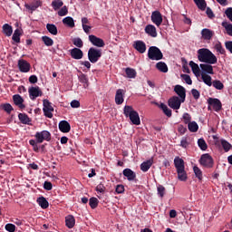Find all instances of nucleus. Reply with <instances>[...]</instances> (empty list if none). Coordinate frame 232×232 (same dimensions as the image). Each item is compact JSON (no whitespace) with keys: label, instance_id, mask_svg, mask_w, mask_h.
<instances>
[{"label":"nucleus","instance_id":"f257e3e1","mask_svg":"<svg viewBox=\"0 0 232 232\" xmlns=\"http://www.w3.org/2000/svg\"><path fill=\"white\" fill-rule=\"evenodd\" d=\"M198 59L200 63L207 64H217V56L209 51V49L202 48L198 50Z\"/></svg>","mask_w":232,"mask_h":232},{"label":"nucleus","instance_id":"f03ea898","mask_svg":"<svg viewBox=\"0 0 232 232\" xmlns=\"http://www.w3.org/2000/svg\"><path fill=\"white\" fill-rule=\"evenodd\" d=\"M123 115L125 117H129L130 122L135 126H140V117L139 116V112L133 110L131 105H125L123 108Z\"/></svg>","mask_w":232,"mask_h":232},{"label":"nucleus","instance_id":"7ed1b4c3","mask_svg":"<svg viewBox=\"0 0 232 232\" xmlns=\"http://www.w3.org/2000/svg\"><path fill=\"white\" fill-rule=\"evenodd\" d=\"M102 57V51L94 47H91L88 51V59L90 63L95 64L99 62V59Z\"/></svg>","mask_w":232,"mask_h":232},{"label":"nucleus","instance_id":"20e7f679","mask_svg":"<svg viewBox=\"0 0 232 232\" xmlns=\"http://www.w3.org/2000/svg\"><path fill=\"white\" fill-rule=\"evenodd\" d=\"M148 57L151 61H160L164 54H162V51L157 46H150L148 51Z\"/></svg>","mask_w":232,"mask_h":232},{"label":"nucleus","instance_id":"39448f33","mask_svg":"<svg viewBox=\"0 0 232 232\" xmlns=\"http://www.w3.org/2000/svg\"><path fill=\"white\" fill-rule=\"evenodd\" d=\"M34 139L37 142L43 144L44 140H46V142H50L52 140V133L48 130H42L37 131L34 134Z\"/></svg>","mask_w":232,"mask_h":232},{"label":"nucleus","instance_id":"423d86ee","mask_svg":"<svg viewBox=\"0 0 232 232\" xmlns=\"http://www.w3.org/2000/svg\"><path fill=\"white\" fill-rule=\"evenodd\" d=\"M199 163L201 164V166H204V168H213V158L208 153L203 154L201 155Z\"/></svg>","mask_w":232,"mask_h":232},{"label":"nucleus","instance_id":"0eeeda50","mask_svg":"<svg viewBox=\"0 0 232 232\" xmlns=\"http://www.w3.org/2000/svg\"><path fill=\"white\" fill-rule=\"evenodd\" d=\"M43 104H44V114L45 117H47L48 119H52V117H53V114L52 113V111H53V108L52 107V102H50V101L48 100H44L43 101Z\"/></svg>","mask_w":232,"mask_h":232},{"label":"nucleus","instance_id":"6e6552de","mask_svg":"<svg viewBox=\"0 0 232 232\" xmlns=\"http://www.w3.org/2000/svg\"><path fill=\"white\" fill-rule=\"evenodd\" d=\"M89 41L92 43V44H93V46H97V48H104V46H106L104 40L93 34L89 35Z\"/></svg>","mask_w":232,"mask_h":232},{"label":"nucleus","instance_id":"1a4fd4ad","mask_svg":"<svg viewBox=\"0 0 232 232\" xmlns=\"http://www.w3.org/2000/svg\"><path fill=\"white\" fill-rule=\"evenodd\" d=\"M208 104L212 106L214 111H220L222 110V102L217 98H208Z\"/></svg>","mask_w":232,"mask_h":232},{"label":"nucleus","instance_id":"9d476101","mask_svg":"<svg viewBox=\"0 0 232 232\" xmlns=\"http://www.w3.org/2000/svg\"><path fill=\"white\" fill-rule=\"evenodd\" d=\"M182 100L179 96H173L169 100V106L172 110H180V105L182 104Z\"/></svg>","mask_w":232,"mask_h":232},{"label":"nucleus","instance_id":"9b49d317","mask_svg":"<svg viewBox=\"0 0 232 232\" xmlns=\"http://www.w3.org/2000/svg\"><path fill=\"white\" fill-rule=\"evenodd\" d=\"M18 68L22 73H28L32 68V65H30V63H28L26 60L20 59L18 60Z\"/></svg>","mask_w":232,"mask_h":232},{"label":"nucleus","instance_id":"f8f14e48","mask_svg":"<svg viewBox=\"0 0 232 232\" xmlns=\"http://www.w3.org/2000/svg\"><path fill=\"white\" fill-rule=\"evenodd\" d=\"M28 92L31 101H35L37 97L43 96V91H41V88H39V86L31 87L29 88Z\"/></svg>","mask_w":232,"mask_h":232},{"label":"nucleus","instance_id":"ddd939ff","mask_svg":"<svg viewBox=\"0 0 232 232\" xmlns=\"http://www.w3.org/2000/svg\"><path fill=\"white\" fill-rule=\"evenodd\" d=\"M70 55L72 59L79 61L84 57V53L80 48L74 47L73 49L70 50Z\"/></svg>","mask_w":232,"mask_h":232},{"label":"nucleus","instance_id":"4468645a","mask_svg":"<svg viewBox=\"0 0 232 232\" xmlns=\"http://www.w3.org/2000/svg\"><path fill=\"white\" fill-rule=\"evenodd\" d=\"M151 21L156 26H160V24H162V14H160V11L152 12Z\"/></svg>","mask_w":232,"mask_h":232},{"label":"nucleus","instance_id":"2eb2a0df","mask_svg":"<svg viewBox=\"0 0 232 232\" xmlns=\"http://www.w3.org/2000/svg\"><path fill=\"white\" fill-rule=\"evenodd\" d=\"M174 92L179 95V97L181 100V102H184L186 101V88H184L182 85H176L174 87Z\"/></svg>","mask_w":232,"mask_h":232},{"label":"nucleus","instance_id":"dca6fc26","mask_svg":"<svg viewBox=\"0 0 232 232\" xmlns=\"http://www.w3.org/2000/svg\"><path fill=\"white\" fill-rule=\"evenodd\" d=\"M125 93H126V91H124V89H118L116 91L115 102L118 106H120L121 104H122V102H124Z\"/></svg>","mask_w":232,"mask_h":232},{"label":"nucleus","instance_id":"f3484780","mask_svg":"<svg viewBox=\"0 0 232 232\" xmlns=\"http://www.w3.org/2000/svg\"><path fill=\"white\" fill-rule=\"evenodd\" d=\"M13 102L15 104V106H18L20 110H24L26 106L24 105L23 102H24V99L19 94L13 95Z\"/></svg>","mask_w":232,"mask_h":232},{"label":"nucleus","instance_id":"a211bd4d","mask_svg":"<svg viewBox=\"0 0 232 232\" xmlns=\"http://www.w3.org/2000/svg\"><path fill=\"white\" fill-rule=\"evenodd\" d=\"M58 128L62 133H70V130H72V126L67 121H60Z\"/></svg>","mask_w":232,"mask_h":232},{"label":"nucleus","instance_id":"6ab92c4d","mask_svg":"<svg viewBox=\"0 0 232 232\" xmlns=\"http://www.w3.org/2000/svg\"><path fill=\"white\" fill-rule=\"evenodd\" d=\"M213 35H215V32L210 29L205 28L201 31V37L204 41H211Z\"/></svg>","mask_w":232,"mask_h":232},{"label":"nucleus","instance_id":"aec40b11","mask_svg":"<svg viewBox=\"0 0 232 232\" xmlns=\"http://www.w3.org/2000/svg\"><path fill=\"white\" fill-rule=\"evenodd\" d=\"M145 34L150 35V37H157V27L153 24H147L145 26Z\"/></svg>","mask_w":232,"mask_h":232},{"label":"nucleus","instance_id":"412c9836","mask_svg":"<svg viewBox=\"0 0 232 232\" xmlns=\"http://www.w3.org/2000/svg\"><path fill=\"white\" fill-rule=\"evenodd\" d=\"M133 48L139 52V53H144L146 52V44L142 41L134 42Z\"/></svg>","mask_w":232,"mask_h":232},{"label":"nucleus","instance_id":"4be33fe9","mask_svg":"<svg viewBox=\"0 0 232 232\" xmlns=\"http://www.w3.org/2000/svg\"><path fill=\"white\" fill-rule=\"evenodd\" d=\"M123 175L130 182L137 179V174L133 170H131V169H123Z\"/></svg>","mask_w":232,"mask_h":232},{"label":"nucleus","instance_id":"5701e85b","mask_svg":"<svg viewBox=\"0 0 232 232\" xmlns=\"http://www.w3.org/2000/svg\"><path fill=\"white\" fill-rule=\"evenodd\" d=\"M151 166H153V158H151L149 160H146V161L142 162L140 164V169H141V171L146 173V171H149V169H150V168H151Z\"/></svg>","mask_w":232,"mask_h":232},{"label":"nucleus","instance_id":"b1692460","mask_svg":"<svg viewBox=\"0 0 232 232\" xmlns=\"http://www.w3.org/2000/svg\"><path fill=\"white\" fill-rule=\"evenodd\" d=\"M174 165L177 171L180 169H186V167L184 166V160L180 159L179 157H176L174 159Z\"/></svg>","mask_w":232,"mask_h":232},{"label":"nucleus","instance_id":"393cba45","mask_svg":"<svg viewBox=\"0 0 232 232\" xmlns=\"http://www.w3.org/2000/svg\"><path fill=\"white\" fill-rule=\"evenodd\" d=\"M199 66L202 72H205V73H209L210 75H213V73H215L213 72V65H211V63H200Z\"/></svg>","mask_w":232,"mask_h":232},{"label":"nucleus","instance_id":"a878e982","mask_svg":"<svg viewBox=\"0 0 232 232\" xmlns=\"http://www.w3.org/2000/svg\"><path fill=\"white\" fill-rule=\"evenodd\" d=\"M37 203L42 208V209H48L50 207V203H48V200L44 197L38 198Z\"/></svg>","mask_w":232,"mask_h":232},{"label":"nucleus","instance_id":"bb28decb","mask_svg":"<svg viewBox=\"0 0 232 232\" xmlns=\"http://www.w3.org/2000/svg\"><path fill=\"white\" fill-rule=\"evenodd\" d=\"M65 226L72 229L75 226V218L72 215H69L65 218Z\"/></svg>","mask_w":232,"mask_h":232},{"label":"nucleus","instance_id":"cd10ccee","mask_svg":"<svg viewBox=\"0 0 232 232\" xmlns=\"http://www.w3.org/2000/svg\"><path fill=\"white\" fill-rule=\"evenodd\" d=\"M189 66L196 77H198L200 75V67H198V64H197L195 62L190 61L189 62Z\"/></svg>","mask_w":232,"mask_h":232},{"label":"nucleus","instance_id":"c85d7f7f","mask_svg":"<svg viewBox=\"0 0 232 232\" xmlns=\"http://www.w3.org/2000/svg\"><path fill=\"white\" fill-rule=\"evenodd\" d=\"M177 173L179 180H181V182H186L188 180V174L186 173V169L177 170Z\"/></svg>","mask_w":232,"mask_h":232},{"label":"nucleus","instance_id":"c756f323","mask_svg":"<svg viewBox=\"0 0 232 232\" xmlns=\"http://www.w3.org/2000/svg\"><path fill=\"white\" fill-rule=\"evenodd\" d=\"M125 73L128 79H135V77H137V71L133 68L127 67L125 69Z\"/></svg>","mask_w":232,"mask_h":232},{"label":"nucleus","instance_id":"7c9ffc66","mask_svg":"<svg viewBox=\"0 0 232 232\" xmlns=\"http://www.w3.org/2000/svg\"><path fill=\"white\" fill-rule=\"evenodd\" d=\"M2 28H3L4 34L7 37H10L12 35V34H14V29L12 28V25H10L8 24H5Z\"/></svg>","mask_w":232,"mask_h":232},{"label":"nucleus","instance_id":"2f4dec72","mask_svg":"<svg viewBox=\"0 0 232 232\" xmlns=\"http://www.w3.org/2000/svg\"><path fill=\"white\" fill-rule=\"evenodd\" d=\"M63 23L69 26V28H75V22L72 16H67L63 19Z\"/></svg>","mask_w":232,"mask_h":232},{"label":"nucleus","instance_id":"473e14b6","mask_svg":"<svg viewBox=\"0 0 232 232\" xmlns=\"http://www.w3.org/2000/svg\"><path fill=\"white\" fill-rule=\"evenodd\" d=\"M18 119L22 122V124H30V122H32V120H30L26 113H19Z\"/></svg>","mask_w":232,"mask_h":232},{"label":"nucleus","instance_id":"72a5a7b5","mask_svg":"<svg viewBox=\"0 0 232 232\" xmlns=\"http://www.w3.org/2000/svg\"><path fill=\"white\" fill-rule=\"evenodd\" d=\"M156 68L157 70H159L160 72H162V73H168V65L166 64V63L164 62H159L156 64Z\"/></svg>","mask_w":232,"mask_h":232},{"label":"nucleus","instance_id":"f704fd0d","mask_svg":"<svg viewBox=\"0 0 232 232\" xmlns=\"http://www.w3.org/2000/svg\"><path fill=\"white\" fill-rule=\"evenodd\" d=\"M188 129L191 133H197V131H198V124L197 121H190L188 123Z\"/></svg>","mask_w":232,"mask_h":232},{"label":"nucleus","instance_id":"c9c22d12","mask_svg":"<svg viewBox=\"0 0 232 232\" xmlns=\"http://www.w3.org/2000/svg\"><path fill=\"white\" fill-rule=\"evenodd\" d=\"M64 3L63 0H53L51 4V6H53V10L57 11L63 8Z\"/></svg>","mask_w":232,"mask_h":232},{"label":"nucleus","instance_id":"e433bc0d","mask_svg":"<svg viewBox=\"0 0 232 232\" xmlns=\"http://www.w3.org/2000/svg\"><path fill=\"white\" fill-rule=\"evenodd\" d=\"M47 31L49 34H52V35H57L58 31H57V26L53 24H46Z\"/></svg>","mask_w":232,"mask_h":232},{"label":"nucleus","instance_id":"4c0bfd02","mask_svg":"<svg viewBox=\"0 0 232 232\" xmlns=\"http://www.w3.org/2000/svg\"><path fill=\"white\" fill-rule=\"evenodd\" d=\"M201 79H202L203 82H205L207 84V86H213V82H211L212 78L208 74L202 73Z\"/></svg>","mask_w":232,"mask_h":232},{"label":"nucleus","instance_id":"58836bf2","mask_svg":"<svg viewBox=\"0 0 232 232\" xmlns=\"http://www.w3.org/2000/svg\"><path fill=\"white\" fill-rule=\"evenodd\" d=\"M195 5L199 8V10H206V6H208V4H206V0H193Z\"/></svg>","mask_w":232,"mask_h":232},{"label":"nucleus","instance_id":"ea45409f","mask_svg":"<svg viewBox=\"0 0 232 232\" xmlns=\"http://www.w3.org/2000/svg\"><path fill=\"white\" fill-rule=\"evenodd\" d=\"M198 146L202 151H206V150H208V143H206V140H204V138L198 140Z\"/></svg>","mask_w":232,"mask_h":232},{"label":"nucleus","instance_id":"a19ab883","mask_svg":"<svg viewBox=\"0 0 232 232\" xmlns=\"http://www.w3.org/2000/svg\"><path fill=\"white\" fill-rule=\"evenodd\" d=\"M221 25L223 26V28H225L227 35L232 37V24H227V22H223Z\"/></svg>","mask_w":232,"mask_h":232},{"label":"nucleus","instance_id":"79ce46f5","mask_svg":"<svg viewBox=\"0 0 232 232\" xmlns=\"http://www.w3.org/2000/svg\"><path fill=\"white\" fill-rule=\"evenodd\" d=\"M29 144L30 146L33 147V151H34L35 153H39V145L40 144L39 142H37V140H29Z\"/></svg>","mask_w":232,"mask_h":232},{"label":"nucleus","instance_id":"37998d69","mask_svg":"<svg viewBox=\"0 0 232 232\" xmlns=\"http://www.w3.org/2000/svg\"><path fill=\"white\" fill-rule=\"evenodd\" d=\"M12 39L14 43H21V30H14Z\"/></svg>","mask_w":232,"mask_h":232},{"label":"nucleus","instance_id":"c03bdc74","mask_svg":"<svg viewBox=\"0 0 232 232\" xmlns=\"http://www.w3.org/2000/svg\"><path fill=\"white\" fill-rule=\"evenodd\" d=\"M2 110H4V111H6L8 113V115H10L12 113V111H14V107H12V104L10 103H4L1 105Z\"/></svg>","mask_w":232,"mask_h":232},{"label":"nucleus","instance_id":"a18cd8bd","mask_svg":"<svg viewBox=\"0 0 232 232\" xmlns=\"http://www.w3.org/2000/svg\"><path fill=\"white\" fill-rule=\"evenodd\" d=\"M42 41L45 44V46H53V40L50 38V36H43Z\"/></svg>","mask_w":232,"mask_h":232},{"label":"nucleus","instance_id":"49530a36","mask_svg":"<svg viewBox=\"0 0 232 232\" xmlns=\"http://www.w3.org/2000/svg\"><path fill=\"white\" fill-rule=\"evenodd\" d=\"M215 50L218 53H221L222 55H224V53H226V49H224V47L222 46V43L218 42L215 46H214Z\"/></svg>","mask_w":232,"mask_h":232},{"label":"nucleus","instance_id":"de8ad7c7","mask_svg":"<svg viewBox=\"0 0 232 232\" xmlns=\"http://www.w3.org/2000/svg\"><path fill=\"white\" fill-rule=\"evenodd\" d=\"M38 6H41V2H39V1H37L35 4L31 5L28 4L25 5V8L27 10H31V12H35L36 9L38 8Z\"/></svg>","mask_w":232,"mask_h":232},{"label":"nucleus","instance_id":"09e8293b","mask_svg":"<svg viewBox=\"0 0 232 232\" xmlns=\"http://www.w3.org/2000/svg\"><path fill=\"white\" fill-rule=\"evenodd\" d=\"M160 108H161L163 113H165L167 115V117H171V115H172L171 109L168 108V105L161 103Z\"/></svg>","mask_w":232,"mask_h":232},{"label":"nucleus","instance_id":"8fccbe9b","mask_svg":"<svg viewBox=\"0 0 232 232\" xmlns=\"http://www.w3.org/2000/svg\"><path fill=\"white\" fill-rule=\"evenodd\" d=\"M158 195L160 198H164V195H166V188L162 185H159L157 187Z\"/></svg>","mask_w":232,"mask_h":232},{"label":"nucleus","instance_id":"3c124183","mask_svg":"<svg viewBox=\"0 0 232 232\" xmlns=\"http://www.w3.org/2000/svg\"><path fill=\"white\" fill-rule=\"evenodd\" d=\"M72 44H74V46H76L77 48H82V46H84V43L80 37L74 38L72 40Z\"/></svg>","mask_w":232,"mask_h":232},{"label":"nucleus","instance_id":"603ef678","mask_svg":"<svg viewBox=\"0 0 232 232\" xmlns=\"http://www.w3.org/2000/svg\"><path fill=\"white\" fill-rule=\"evenodd\" d=\"M89 205L91 206L92 209H95L97 206H99V199H97V198H91L89 199Z\"/></svg>","mask_w":232,"mask_h":232},{"label":"nucleus","instance_id":"864d4df0","mask_svg":"<svg viewBox=\"0 0 232 232\" xmlns=\"http://www.w3.org/2000/svg\"><path fill=\"white\" fill-rule=\"evenodd\" d=\"M212 86L216 88V90H224V83L219 80H215L212 82Z\"/></svg>","mask_w":232,"mask_h":232},{"label":"nucleus","instance_id":"5fc2aeb1","mask_svg":"<svg viewBox=\"0 0 232 232\" xmlns=\"http://www.w3.org/2000/svg\"><path fill=\"white\" fill-rule=\"evenodd\" d=\"M193 171L197 179H198V180H202V170L198 166L193 167Z\"/></svg>","mask_w":232,"mask_h":232},{"label":"nucleus","instance_id":"6e6d98bb","mask_svg":"<svg viewBox=\"0 0 232 232\" xmlns=\"http://www.w3.org/2000/svg\"><path fill=\"white\" fill-rule=\"evenodd\" d=\"M79 81H80V82H82L83 84L84 88H88L89 83H88V77H86V74H82L79 77Z\"/></svg>","mask_w":232,"mask_h":232},{"label":"nucleus","instance_id":"4d7b16f0","mask_svg":"<svg viewBox=\"0 0 232 232\" xmlns=\"http://www.w3.org/2000/svg\"><path fill=\"white\" fill-rule=\"evenodd\" d=\"M221 145H222L223 150H224L226 152H227V151H229V150H231V145H230V143H229L227 140H221Z\"/></svg>","mask_w":232,"mask_h":232},{"label":"nucleus","instance_id":"13d9d810","mask_svg":"<svg viewBox=\"0 0 232 232\" xmlns=\"http://www.w3.org/2000/svg\"><path fill=\"white\" fill-rule=\"evenodd\" d=\"M58 15L60 17H64V15H68V7L66 5L63 6L59 11H58Z\"/></svg>","mask_w":232,"mask_h":232},{"label":"nucleus","instance_id":"bf43d9fd","mask_svg":"<svg viewBox=\"0 0 232 232\" xmlns=\"http://www.w3.org/2000/svg\"><path fill=\"white\" fill-rule=\"evenodd\" d=\"M181 78L183 79V81H185L187 84H193V81L191 80V76H189V74H181Z\"/></svg>","mask_w":232,"mask_h":232},{"label":"nucleus","instance_id":"052dcab7","mask_svg":"<svg viewBox=\"0 0 232 232\" xmlns=\"http://www.w3.org/2000/svg\"><path fill=\"white\" fill-rule=\"evenodd\" d=\"M15 225L12 224V223H7L5 227V231L8 232H15Z\"/></svg>","mask_w":232,"mask_h":232},{"label":"nucleus","instance_id":"680f3d73","mask_svg":"<svg viewBox=\"0 0 232 232\" xmlns=\"http://www.w3.org/2000/svg\"><path fill=\"white\" fill-rule=\"evenodd\" d=\"M191 93H192L193 98H194L196 101H198V99H200V92H198V90H197V89H192V90H191Z\"/></svg>","mask_w":232,"mask_h":232},{"label":"nucleus","instance_id":"e2e57ef3","mask_svg":"<svg viewBox=\"0 0 232 232\" xmlns=\"http://www.w3.org/2000/svg\"><path fill=\"white\" fill-rule=\"evenodd\" d=\"M53 188V186L52 185V182L44 181V189H46V191H52Z\"/></svg>","mask_w":232,"mask_h":232},{"label":"nucleus","instance_id":"0e129e2a","mask_svg":"<svg viewBox=\"0 0 232 232\" xmlns=\"http://www.w3.org/2000/svg\"><path fill=\"white\" fill-rule=\"evenodd\" d=\"M183 121L186 124H189V122H191V115H189L188 112H185L183 114Z\"/></svg>","mask_w":232,"mask_h":232},{"label":"nucleus","instance_id":"69168bd1","mask_svg":"<svg viewBox=\"0 0 232 232\" xmlns=\"http://www.w3.org/2000/svg\"><path fill=\"white\" fill-rule=\"evenodd\" d=\"M96 191H98V193H104V191H106V187H104L102 183H100L96 187Z\"/></svg>","mask_w":232,"mask_h":232},{"label":"nucleus","instance_id":"338daca9","mask_svg":"<svg viewBox=\"0 0 232 232\" xmlns=\"http://www.w3.org/2000/svg\"><path fill=\"white\" fill-rule=\"evenodd\" d=\"M115 191H116V193H118V195H121V193H123L124 192V185H117Z\"/></svg>","mask_w":232,"mask_h":232},{"label":"nucleus","instance_id":"774afa93","mask_svg":"<svg viewBox=\"0 0 232 232\" xmlns=\"http://www.w3.org/2000/svg\"><path fill=\"white\" fill-rule=\"evenodd\" d=\"M225 47L230 53H232V41H227L225 43Z\"/></svg>","mask_w":232,"mask_h":232}]
</instances>
